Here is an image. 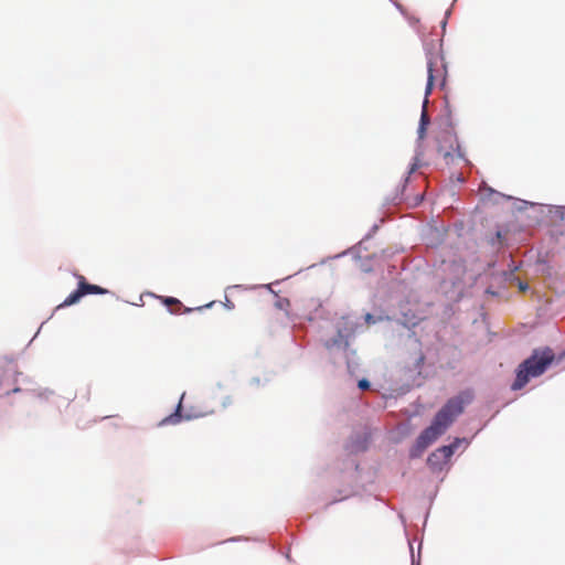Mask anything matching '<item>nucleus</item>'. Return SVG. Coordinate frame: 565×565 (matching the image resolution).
I'll list each match as a JSON object with an SVG mask.
<instances>
[{"label":"nucleus","instance_id":"f257e3e1","mask_svg":"<svg viewBox=\"0 0 565 565\" xmlns=\"http://www.w3.org/2000/svg\"><path fill=\"white\" fill-rule=\"evenodd\" d=\"M473 399L471 391H462L458 395L449 398L447 403L437 412L431 424L425 428L417 437L415 444L409 450L412 458H417L435 443L452 425L456 418L461 415L465 407Z\"/></svg>","mask_w":565,"mask_h":565},{"label":"nucleus","instance_id":"f03ea898","mask_svg":"<svg viewBox=\"0 0 565 565\" xmlns=\"http://www.w3.org/2000/svg\"><path fill=\"white\" fill-rule=\"evenodd\" d=\"M564 359L565 351L556 358L554 351L550 347L534 349L532 354L519 364L511 390L519 391L523 388L531 379L539 377L544 374L554 361L561 362Z\"/></svg>","mask_w":565,"mask_h":565},{"label":"nucleus","instance_id":"7ed1b4c3","mask_svg":"<svg viewBox=\"0 0 565 565\" xmlns=\"http://www.w3.org/2000/svg\"><path fill=\"white\" fill-rule=\"evenodd\" d=\"M427 73L426 97L431 93L435 86L443 88L446 85L447 66L441 54H430L427 62Z\"/></svg>","mask_w":565,"mask_h":565},{"label":"nucleus","instance_id":"20e7f679","mask_svg":"<svg viewBox=\"0 0 565 565\" xmlns=\"http://www.w3.org/2000/svg\"><path fill=\"white\" fill-rule=\"evenodd\" d=\"M77 278H78L77 289L74 290L73 292H71L68 295V297L61 305L57 306V309L77 303L86 295H90V294L104 295V294L108 292L107 289H105L100 286L92 285V284L87 282L85 277L82 275H79Z\"/></svg>","mask_w":565,"mask_h":565},{"label":"nucleus","instance_id":"39448f33","mask_svg":"<svg viewBox=\"0 0 565 565\" xmlns=\"http://www.w3.org/2000/svg\"><path fill=\"white\" fill-rule=\"evenodd\" d=\"M459 443L460 439L457 438L452 444L437 448L429 455L427 459L428 465L433 468H441V466L451 458Z\"/></svg>","mask_w":565,"mask_h":565},{"label":"nucleus","instance_id":"423d86ee","mask_svg":"<svg viewBox=\"0 0 565 565\" xmlns=\"http://www.w3.org/2000/svg\"><path fill=\"white\" fill-rule=\"evenodd\" d=\"M445 137L450 142V146H449L448 149H446L443 146H440L438 148L439 153H441L445 159L450 157L452 154V152H458V156L462 157L463 154L460 152V147H459V145L457 142L456 137L451 136L450 134H447Z\"/></svg>","mask_w":565,"mask_h":565},{"label":"nucleus","instance_id":"0eeeda50","mask_svg":"<svg viewBox=\"0 0 565 565\" xmlns=\"http://www.w3.org/2000/svg\"><path fill=\"white\" fill-rule=\"evenodd\" d=\"M428 124H429V117H428V114L426 111V108L424 107L422 116H420L419 127H418V137L420 139L424 138L425 132H426V127H427Z\"/></svg>","mask_w":565,"mask_h":565},{"label":"nucleus","instance_id":"6e6552de","mask_svg":"<svg viewBox=\"0 0 565 565\" xmlns=\"http://www.w3.org/2000/svg\"><path fill=\"white\" fill-rule=\"evenodd\" d=\"M162 302L168 306V307H177V309H171V312L172 313H178L182 307V303L179 299L177 298H173V297H167V298H163L161 299Z\"/></svg>","mask_w":565,"mask_h":565},{"label":"nucleus","instance_id":"1a4fd4ad","mask_svg":"<svg viewBox=\"0 0 565 565\" xmlns=\"http://www.w3.org/2000/svg\"><path fill=\"white\" fill-rule=\"evenodd\" d=\"M180 409H181V403H179V405L177 407V411L173 414H171L168 417H166L164 419H162L161 424H177V423H179L180 419H181Z\"/></svg>","mask_w":565,"mask_h":565},{"label":"nucleus","instance_id":"9d476101","mask_svg":"<svg viewBox=\"0 0 565 565\" xmlns=\"http://www.w3.org/2000/svg\"><path fill=\"white\" fill-rule=\"evenodd\" d=\"M359 387H360V388H362V390H366V388H369V387H370V383H369V381H367V380H364V379H363V380H361V381L359 382Z\"/></svg>","mask_w":565,"mask_h":565},{"label":"nucleus","instance_id":"9b49d317","mask_svg":"<svg viewBox=\"0 0 565 565\" xmlns=\"http://www.w3.org/2000/svg\"><path fill=\"white\" fill-rule=\"evenodd\" d=\"M365 322H366L367 324L375 323V318H374V316H373V315H371V313H366V315H365Z\"/></svg>","mask_w":565,"mask_h":565},{"label":"nucleus","instance_id":"f8f14e48","mask_svg":"<svg viewBox=\"0 0 565 565\" xmlns=\"http://www.w3.org/2000/svg\"><path fill=\"white\" fill-rule=\"evenodd\" d=\"M519 288H520V290L524 291V290H526V289H527V285H526V284H524V282H522V281H520V282H519Z\"/></svg>","mask_w":565,"mask_h":565},{"label":"nucleus","instance_id":"ddd939ff","mask_svg":"<svg viewBox=\"0 0 565 565\" xmlns=\"http://www.w3.org/2000/svg\"><path fill=\"white\" fill-rule=\"evenodd\" d=\"M413 565H419V564H414V563H413Z\"/></svg>","mask_w":565,"mask_h":565}]
</instances>
